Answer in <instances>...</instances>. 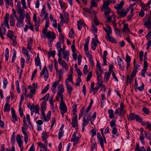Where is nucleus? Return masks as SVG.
Here are the masks:
<instances>
[{
    "mask_svg": "<svg viewBox=\"0 0 151 151\" xmlns=\"http://www.w3.org/2000/svg\"><path fill=\"white\" fill-rule=\"evenodd\" d=\"M42 35L45 38H47L49 44H50L56 38L55 34L53 32L51 31H49Z\"/></svg>",
    "mask_w": 151,
    "mask_h": 151,
    "instance_id": "obj_1",
    "label": "nucleus"
},
{
    "mask_svg": "<svg viewBox=\"0 0 151 151\" xmlns=\"http://www.w3.org/2000/svg\"><path fill=\"white\" fill-rule=\"evenodd\" d=\"M110 4L108 3H104L102 6L101 10L102 11H104V14L106 16H109L110 13H111V10L109 7Z\"/></svg>",
    "mask_w": 151,
    "mask_h": 151,
    "instance_id": "obj_2",
    "label": "nucleus"
},
{
    "mask_svg": "<svg viewBox=\"0 0 151 151\" xmlns=\"http://www.w3.org/2000/svg\"><path fill=\"white\" fill-rule=\"evenodd\" d=\"M97 135L98 139L99 140L100 145L102 148H103L104 146V142L105 143H106V138L105 137L104 138V137H103V136H101L99 132L97 133Z\"/></svg>",
    "mask_w": 151,
    "mask_h": 151,
    "instance_id": "obj_3",
    "label": "nucleus"
},
{
    "mask_svg": "<svg viewBox=\"0 0 151 151\" xmlns=\"http://www.w3.org/2000/svg\"><path fill=\"white\" fill-rule=\"evenodd\" d=\"M44 75V78L45 81H47L48 77V71L45 66L44 67L40 73V76H42Z\"/></svg>",
    "mask_w": 151,
    "mask_h": 151,
    "instance_id": "obj_4",
    "label": "nucleus"
},
{
    "mask_svg": "<svg viewBox=\"0 0 151 151\" xmlns=\"http://www.w3.org/2000/svg\"><path fill=\"white\" fill-rule=\"evenodd\" d=\"M144 25L148 29L151 30V16H149L145 18Z\"/></svg>",
    "mask_w": 151,
    "mask_h": 151,
    "instance_id": "obj_5",
    "label": "nucleus"
},
{
    "mask_svg": "<svg viewBox=\"0 0 151 151\" xmlns=\"http://www.w3.org/2000/svg\"><path fill=\"white\" fill-rule=\"evenodd\" d=\"M124 104L123 103H121L120 105V108L117 109L115 111V113L117 114L119 116H121L122 114H124L125 112L124 110Z\"/></svg>",
    "mask_w": 151,
    "mask_h": 151,
    "instance_id": "obj_6",
    "label": "nucleus"
},
{
    "mask_svg": "<svg viewBox=\"0 0 151 151\" xmlns=\"http://www.w3.org/2000/svg\"><path fill=\"white\" fill-rule=\"evenodd\" d=\"M24 19V14H20V19L17 20L18 22L17 23V26L18 27L21 28L23 27V21Z\"/></svg>",
    "mask_w": 151,
    "mask_h": 151,
    "instance_id": "obj_7",
    "label": "nucleus"
},
{
    "mask_svg": "<svg viewBox=\"0 0 151 151\" xmlns=\"http://www.w3.org/2000/svg\"><path fill=\"white\" fill-rule=\"evenodd\" d=\"M16 140L18 143L19 147L20 148V151H23V142L21 139L20 134H18L16 137Z\"/></svg>",
    "mask_w": 151,
    "mask_h": 151,
    "instance_id": "obj_8",
    "label": "nucleus"
},
{
    "mask_svg": "<svg viewBox=\"0 0 151 151\" xmlns=\"http://www.w3.org/2000/svg\"><path fill=\"white\" fill-rule=\"evenodd\" d=\"M42 111V118L44 119V121H48V120L50 119L51 117V112L50 111H49L47 112V116L46 117L45 114L44 112V111L45 110H43Z\"/></svg>",
    "mask_w": 151,
    "mask_h": 151,
    "instance_id": "obj_9",
    "label": "nucleus"
},
{
    "mask_svg": "<svg viewBox=\"0 0 151 151\" xmlns=\"http://www.w3.org/2000/svg\"><path fill=\"white\" fill-rule=\"evenodd\" d=\"M76 132H75L73 134L71 140V142H74V146L76 145L79 142V137H76Z\"/></svg>",
    "mask_w": 151,
    "mask_h": 151,
    "instance_id": "obj_10",
    "label": "nucleus"
},
{
    "mask_svg": "<svg viewBox=\"0 0 151 151\" xmlns=\"http://www.w3.org/2000/svg\"><path fill=\"white\" fill-rule=\"evenodd\" d=\"M124 4V3L123 1H121L119 4H116L114 6V8L117 10V12L118 11H120L121 10H122V9Z\"/></svg>",
    "mask_w": 151,
    "mask_h": 151,
    "instance_id": "obj_11",
    "label": "nucleus"
},
{
    "mask_svg": "<svg viewBox=\"0 0 151 151\" xmlns=\"http://www.w3.org/2000/svg\"><path fill=\"white\" fill-rule=\"evenodd\" d=\"M60 109L61 111L63 113H66L67 111V108L65 103H60Z\"/></svg>",
    "mask_w": 151,
    "mask_h": 151,
    "instance_id": "obj_12",
    "label": "nucleus"
},
{
    "mask_svg": "<svg viewBox=\"0 0 151 151\" xmlns=\"http://www.w3.org/2000/svg\"><path fill=\"white\" fill-rule=\"evenodd\" d=\"M35 61L36 65V66H40V69H41V64L39 57V53H38L37 57L35 58Z\"/></svg>",
    "mask_w": 151,
    "mask_h": 151,
    "instance_id": "obj_13",
    "label": "nucleus"
},
{
    "mask_svg": "<svg viewBox=\"0 0 151 151\" xmlns=\"http://www.w3.org/2000/svg\"><path fill=\"white\" fill-rule=\"evenodd\" d=\"M58 91L57 95L58 96H60L61 94H62L64 91V89L63 85L62 84H60L58 86Z\"/></svg>",
    "mask_w": 151,
    "mask_h": 151,
    "instance_id": "obj_14",
    "label": "nucleus"
},
{
    "mask_svg": "<svg viewBox=\"0 0 151 151\" xmlns=\"http://www.w3.org/2000/svg\"><path fill=\"white\" fill-rule=\"evenodd\" d=\"M40 108L38 105H36L34 106V107H33L32 106L30 107V109L31 110H32V111L36 113H38L39 114V110Z\"/></svg>",
    "mask_w": 151,
    "mask_h": 151,
    "instance_id": "obj_15",
    "label": "nucleus"
},
{
    "mask_svg": "<svg viewBox=\"0 0 151 151\" xmlns=\"http://www.w3.org/2000/svg\"><path fill=\"white\" fill-rule=\"evenodd\" d=\"M49 22L48 20H47L45 25V27L42 30V34H45L47 31V28L49 27Z\"/></svg>",
    "mask_w": 151,
    "mask_h": 151,
    "instance_id": "obj_16",
    "label": "nucleus"
},
{
    "mask_svg": "<svg viewBox=\"0 0 151 151\" xmlns=\"http://www.w3.org/2000/svg\"><path fill=\"white\" fill-rule=\"evenodd\" d=\"M17 7L18 9L19 12L18 13L20 14H24L23 13V10L22 9L21 7V3L20 2H18L17 4Z\"/></svg>",
    "mask_w": 151,
    "mask_h": 151,
    "instance_id": "obj_17",
    "label": "nucleus"
},
{
    "mask_svg": "<svg viewBox=\"0 0 151 151\" xmlns=\"http://www.w3.org/2000/svg\"><path fill=\"white\" fill-rule=\"evenodd\" d=\"M11 109L12 118L13 119V122H14L15 121H17V115H16L15 111L12 108Z\"/></svg>",
    "mask_w": 151,
    "mask_h": 151,
    "instance_id": "obj_18",
    "label": "nucleus"
},
{
    "mask_svg": "<svg viewBox=\"0 0 151 151\" xmlns=\"http://www.w3.org/2000/svg\"><path fill=\"white\" fill-rule=\"evenodd\" d=\"M124 9L121 10L120 11L117 12V13L119 14H120L119 16L120 17H123L125 16L127 14V12L126 11L123 12Z\"/></svg>",
    "mask_w": 151,
    "mask_h": 151,
    "instance_id": "obj_19",
    "label": "nucleus"
},
{
    "mask_svg": "<svg viewBox=\"0 0 151 151\" xmlns=\"http://www.w3.org/2000/svg\"><path fill=\"white\" fill-rule=\"evenodd\" d=\"M69 51H64L63 53V58L64 59H66V61H68L69 60Z\"/></svg>",
    "mask_w": 151,
    "mask_h": 151,
    "instance_id": "obj_20",
    "label": "nucleus"
},
{
    "mask_svg": "<svg viewBox=\"0 0 151 151\" xmlns=\"http://www.w3.org/2000/svg\"><path fill=\"white\" fill-rule=\"evenodd\" d=\"M10 23L11 26L13 27L14 26L15 21V19H14V15L13 14H11L10 15Z\"/></svg>",
    "mask_w": 151,
    "mask_h": 151,
    "instance_id": "obj_21",
    "label": "nucleus"
},
{
    "mask_svg": "<svg viewBox=\"0 0 151 151\" xmlns=\"http://www.w3.org/2000/svg\"><path fill=\"white\" fill-rule=\"evenodd\" d=\"M65 83L66 85V88L67 89L69 93V94L71 95V91L72 90V87L70 84H68V83Z\"/></svg>",
    "mask_w": 151,
    "mask_h": 151,
    "instance_id": "obj_22",
    "label": "nucleus"
},
{
    "mask_svg": "<svg viewBox=\"0 0 151 151\" xmlns=\"http://www.w3.org/2000/svg\"><path fill=\"white\" fill-rule=\"evenodd\" d=\"M9 14L6 13L4 17V26L7 25L8 24V22L9 20Z\"/></svg>",
    "mask_w": 151,
    "mask_h": 151,
    "instance_id": "obj_23",
    "label": "nucleus"
},
{
    "mask_svg": "<svg viewBox=\"0 0 151 151\" xmlns=\"http://www.w3.org/2000/svg\"><path fill=\"white\" fill-rule=\"evenodd\" d=\"M97 44L96 43L95 39L93 38L92 39L91 43V47L92 49L93 50H95L96 49V47L97 46Z\"/></svg>",
    "mask_w": 151,
    "mask_h": 151,
    "instance_id": "obj_24",
    "label": "nucleus"
},
{
    "mask_svg": "<svg viewBox=\"0 0 151 151\" xmlns=\"http://www.w3.org/2000/svg\"><path fill=\"white\" fill-rule=\"evenodd\" d=\"M106 38L107 40H109V41L114 43H117V42L115 39L112 37L110 36V35H109V34H108L107 37Z\"/></svg>",
    "mask_w": 151,
    "mask_h": 151,
    "instance_id": "obj_25",
    "label": "nucleus"
},
{
    "mask_svg": "<svg viewBox=\"0 0 151 151\" xmlns=\"http://www.w3.org/2000/svg\"><path fill=\"white\" fill-rule=\"evenodd\" d=\"M32 42L33 40L32 39L30 38L28 42V48L29 50L32 49L31 47L32 46Z\"/></svg>",
    "mask_w": 151,
    "mask_h": 151,
    "instance_id": "obj_26",
    "label": "nucleus"
},
{
    "mask_svg": "<svg viewBox=\"0 0 151 151\" xmlns=\"http://www.w3.org/2000/svg\"><path fill=\"white\" fill-rule=\"evenodd\" d=\"M123 32H126L127 33L130 32V30L128 28V24H126L123 26Z\"/></svg>",
    "mask_w": 151,
    "mask_h": 151,
    "instance_id": "obj_27",
    "label": "nucleus"
},
{
    "mask_svg": "<svg viewBox=\"0 0 151 151\" xmlns=\"http://www.w3.org/2000/svg\"><path fill=\"white\" fill-rule=\"evenodd\" d=\"M82 25H85V24L81 21H78L77 22V26L78 29L80 30L81 29Z\"/></svg>",
    "mask_w": 151,
    "mask_h": 151,
    "instance_id": "obj_28",
    "label": "nucleus"
},
{
    "mask_svg": "<svg viewBox=\"0 0 151 151\" xmlns=\"http://www.w3.org/2000/svg\"><path fill=\"white\" fill-rule=\"evenodd\" d=\"M72 127H75L76 126H78V119H76V120L75 119H72Z\"/></svg>",
    "mask_w": 151,
    "mask_h": 151,
    "instance_id": "obj_29",
    "label": "nucleus"
},
{
    "mask_svg": "<svg viewBox=\"0 0 151 151\" xmlns=\"http://www.w3.org/2000/svg\"><path fill=\"white\" fill-rule=\"evenodd\" d=\"M5 1L6 2V5H8L7 6V8H8L9 5H10L11 7L13 6L12 0H5Z\"/></svg>",
    "mask_w": 151,
    "mask_h": 151,
    "instance_id": "obj_30",
    "label": "nucleus"
},
{
    "mask_svg": "<svg viewBox=\"0 0 151 151\" xmlns=\"http://www.w3.org/2000/svg\"><path fill=\"white\" fill-rule=\"evenodd\" d=\"M14 32L12 31L9 30L8 32L7 36L10 39H11V38H14V37H15L14 36Z\"/></svg>",
    "mask_w": 151,
    "mask_h": 151,
    "instance_id": "obj_31",
    "label": "nucleus"
},
{
    "mask_svg": "<svg viewBox=\"0 0 151 151\" xmlns=\"http://www.w3.org/2000/svg\"><path fill=\"white\" fill-rule=\"evenodd\" d=\"M108 113L109 114V117L110 119H112L114 118V116L113 114V111L112 109H110L108 111Z\"/></svg>",
    "mask_w": 151,
    "mask_h": 151,
    "instance_id": "obj_32",
    "label": "nucleus"
},
{
    "mask_svg": "<svg viewBox=\"0 0 151 151\" xmlns=\"http://www.w3.org/2000/svg\"><path fill=\"white\" fill-rule=\"evenodd\" d=\"M10 106H9V104L8 103H6L5 104V106H4V111H9L10 110Z\"/></svg>",
    "mask_w": 151,
    "mask_h": 151,
    "instance_id": "obj_33",
    "label": "nucleus"
},
{
    "mask_svg": "<svg viewBox=\"0 0 151 151\" xmlns=\"http://www.w3.org/2000/svg\"><path fill=\"white\" fill-rule=\"evenodd\" d=\"M114 30L116 35L120 37L122 36L121 35L120 33V31L119 29L116 27H115V28H114Z\"/></svg>",
    "mask_w": 151,
    "mask_h": 151,
    "instance_id": "obj_34",
    "label": "nucleus"
},
{
    "mask_svg": "<svg viewBox=\"0 0 151 151\" xmlns=\"http://www.w3.org/2000/svg\"><path fill=\"white\" fill-rule=\"evenodd\" d=\"M35 30L36 31H37L39 30V27H40V21H37V22H35Z\"/></svg>",
    "mask_w": 151,
    "mask_h": 151,
    "instance_id": "obj_35",
    "label": "nucleus"
},
{
    "mask_svg": "<svg viewBox=\"0 0 151 151\" xmlns=\"http://www.w3.org/2000/svg\"><path fill=\"white\" fill-rule=\"evenodd\" d=\"M110 73L108 72L105 73L104 79H106V81L107 82L110 78Z\"/></svg>",
    "mask_w": 151,
    "mask_h": 151,
    "instance_id": "obj_36",
    "label": "nucleus"
},
{
    "mask_svg": "<svg viewBox=\"0 0 151 151\" xmlns=\"http://www.w3.org/2000/svg\"><path fill=\"white\" fill-rule=\"evenodd\" d=\"M41 110H45L46 107V103L45 101L43 102L42 103V105L41 106Z\"/></svg>",
    "mask_w": 151,
    "mask_h": 151,
    "instance_id": "obj_37",
    "label": "nucleus"
},
{
    "mask_svg": "<svg viewBox=\"0 0 151 151\" xmlns=\"http://www.w3.org/2000/svg\"><path fill=\"white\" fill-rule=\"evenodd\" d=\"M72 74H68L67 78L65 81V83H68L69 81L72 79Z\"/></svg>",
    "mask_w": 151,
    "mask_h": 151,
    "instance_id": "obj_38",
    "label": "nucleus"
},
{
    "mask_svg": "<svg viewBox=\"0 0 151 151\" xmlns=\"http://www.w3.org/2000/svg\"><path fill=\"white\" fill-rule=\"evenodd\" d=\"M112 15H111V16H106L107 19V21L108 22H110L111 21L112 17H115L114 12H112Z\"/></svg>",
    "mask_w": 151,
    "mask_h": 151,
    "instance_id": "obj_39",
    "label": "nucleus"
},
{
    "mask_svg": "<svg viewBox=\"0 0 151 151\" xmlns=\"http://www.w3.org/2000/svg\"><path fill=\"white\" fill-rule=\"evenodd\" d=\"M59 38L60 43H63V39L64 37L61 33L59 35Z\"/></svg>",
    "mask_w": 151,
    "mask_h": 151,
    "instance_id": "obj_40",
    "label": "nucleus"
},
{
    "mask_svg": "<svg viewBox=\"0 0 151 151\" xmlns=\"http://www.w3.org/2000/svg\"><path fill=\"white\" fill-rule=\"evenodd\" d=\"M6 53H5V59L6 61H8L9 57V50L8 48H6Z\"/></svg>",
    "mask_w": 151,
    "mask_h": 151,
    "instance_id": "obj_41",
    "label": "nucleus"
},
{
    "mask_svg": "<svg viewBox=\"0 0 151 151\" xmlns=\"http://www.w3.org/2000/svg\"><path fill=\"white\" fill-rule=\"evenodd\" d=\"M131 60V58L129 56L127 53L126 57V61L127 62V63H130Z\"/></svg>",
    "mask_w": 151,
    "mask_h": 151,
    "instance_id": "obj_42",
    "label": "nucleus"
},
{
    "mask_svg": "<svg viewBox=\"0 0 151 151\" xmlns=\"http://www.w3.org/2000/svg\"><path fill=\"white\" fill-rule=\"evenodd\" d=\"M136 115L134 113H131L129 114V118L131 120H134L135 119Z\"/></svg>",
    "mask_w": 151,
    "mask_h": 151,
    "instance_id": "obj_43",
    "label": "nucleus"
},
{
    "mask_svg": "<svg viewBox=\"0 0 151 151\" xmlns=\"http://www.w3.org/2000/svg\"><path fill=\"white\" fill-rule=\"evenodd\" d=\"M49 95H50L49 93L47 94H46V95H45V96L44 97L41 98L40 99V100H43L45 101H47L48 100V99L49 97Z\"/></svg>",
    "mask_w": 151,
    "mask_h": 151,
    "instance_id": "obj_44",
    "label": "nucleus"
},
{
    "mask_svg": "<svg viewBox=\"0 0 151 151\" xmlns=\"http://www.w3.org/2000/svg\"><path fill=\"white\" fill-rule=\"evenodd\" d=\"M89 122L86 119L85 117H84L83 119V123H82V125L83 126H86L88 123Z\"/></svg>",
    "mask_w": 151,
    "mask_h": 151,
    "instance_id": "obj_45",
    "label": "nucleus"
},
{
    "mask_svg": "<svg viewBox=\"0 0 151 151\" xmlns=\"http://www.w3.org/2000/svg\"><path fill=\"white\" fill-rule=\"evenodd\" d=\"M134 78V77H132V76H129L128 75L127 76V82L128 83L129 82V83L130 84L131 83L132 79Z\"/></svg>",
    "mask_w": 151,
    "mask_h": 151,
    "instance_id": "obj_46",
    "label": "nucleus"
},
{
    "mask_svg": "<svg viewBox=\"0 0 151 151\" xmlns=\"http://www.w3.org/2000/svg\"><path fill=\"white\" fill-rule=\"evenodd\" d=\"M89 38H90V37L88 36V37L87 38V40H86L85 43V45H84V47H85L86 48V49H87V47H88V42L89 41Z\"/></svg>",
    "mask_w": 151,
    "mask_h": 151,
    "instance_id": "obj_47",
    "label": "nucleus"
},
{
    "mask_svg": "<svg viewBox=\"0 0 151 151\" xmlns=\"http://www.w3.org/2000/svg\"><path fill=\"white\" fill-rule=\"evenodd\" d=\"M135 119H136L137 121L139 122H142V118H141L140 116L137 115H136V117Z\"/></svg>",
    "mask_w": 151,
    "mask_h": 151,
    "instance_id": "obj_48",
    "label": "nucleus"
},
{
    "mask_svg": "<svg viewBox=\"0 0 151 151\" xmlns=\"http://www.w3.org/2000/svg\"><path fill=\"white\" fill-rule=\"evenodd\" d=\"M145 137L150 140H151V134H150L149 133L145 132Z\"/></svg>",
    "mask_w": 151,
    "mask_h": 151,
    "instance_id": "obj_49",
    "label": "nucleus"
},
{
    "mask_svg": "<svg viewBox=\"0 0 151 151\" xmlns=\"http://www.w3.org/2000/svg\"><path fill=\"white\" fill-rule=\"evenodd\" d=\"M4 86L3 88L5 89L6 87V85L8 84V82L7 81L6 79V78H4L3 81Z\"/></svg>",
    "mask_w": 151,
    "mask_h": 151,
    "instance_id": "obj_50",
    "label": "nucleus"
},
{
    "mask_svg": "<svg viewBox=\"0 0 151 151\" xmlns=\"http://www.w3.org/2000/svg\"><path fill=\"white\" fill-rule=\"evenodd\" d=\"M84 50L86 51V55L87 56L88 58H90V56H92L91 55H89V51H88V47H87V49H86V48L85 47H84Z\"/></svg>",
    "mask_w": 151,
    "mask_h": 151,
    "instance_id": "obj_51",
    "label": "nucleus"
},
{
    "mask_svg": "<svg viewBox=\"0 0 151 151\" xmlns=\"http://www.w3.org/2000/svg\"><path fill=\"white\" fill-rule=\"evenodd\" d=\"M25 63V60L23 58H21V64L22 68V69L24 67V63Z\"/></svg>",
    "mask_w": 151,
    "mask_h": 151,
    "instance_id": "obj_52",
    "label": "nucleus"
},
{
    "mask_svg": "<svg viewBox=\"0 0 151 151\" xmlns=\"http://www.w3.org/2000/svg\"><path fill=\"white\" fill-rule=\"evenodd\" d=\"M92 30L94 34H95V33H96L97 31V29L96 27L93 25L92 27Z\"/></svg>",
    "mask_w": 151,
    "mask_h": 151,
    "instance_id": "obj_53",
    "label": "nucleus"
},
{
    "mask_svg": "<svg viewBox=\"0 0 151 151\" xmlns=\"http://www.w3.org/2000/svg\"><path fill=\"white\" fill-rule=\"evenodd\" d=\"M137 71V68L135 69L130 74V76H132V77L134 78L135 77V76L136 74Z\"/></svg>",
    "mask_w": 151,
    "mask_h": 151,
    "instance_id": "obj_54",
    "label": "nucleus"
},
{
    "mask_svg": "<svg viewBox=\"0 0 151 151\" xmlns=\"http://www.w3.org/2000/svg\"><path fill=\"white\" fill-rule=\"evenodd\" d=\"M22 52L26 56L29 55L28 51L24 47H23L22 48Z\"/></svg>",
    "mask_w": 151,
    "mask_h": 151,
    "instance_id": "obj_55",
    "label": "nucleus"
},
{
    "mask_svg": "<svg viewBox=\"0 0 151 151\" xmlns=\"http://www.w3.org/2000/svg\"><path fill=\"white\" fill-rule=\"evenodd\" d=\"M88 65H85L83 69V72L85 75H86L88 72Z\"/></svg>",
    "mask_w": 151,
    "mask_h": 151,
    "instance_id": "obj_56",
    "label": "nucleus"
},
{
    "mask_svg": "<svg viewBox=\"0 0 151 151\" xmlns=\"http://www.w3.org/2000/svg\"><path fill=\"white\" fill-rule=\"evenodd\" d=\"M147 69L143 68L141 71V73L142 76L143 77H145V73L146 72Z\"/></svg>",
    "mask_w": 151,
    "mask_h": 151,
    "instance_id": "obj_57",
    "label": "nucleus"
},
{
    "mask_svg": "<svg viewBox=\"0 0 151 151\" xmlns=\"http://www.w3.org/2000/svg\"><path fill=\"white\" fill-rule=\"evenodd\" d=\"M49 85L48 84L42 90L41 94L46 93L49 89Z\"/></svg>",
    "mask_w": 151,
    "mask_h": 151,
    "instance_id": "obj_58",
    "label": "nucleus"
},
{
    "mask_svg": "<svg viewBox=\"0 0 151 151\" xmlns=\"http://www.w3.org/2000/svg\"><path fill=\"white\" fill-rule=\"evenodd\" d=\"M92 77V72L91 71L89 73L88 75L87 78H86V81H89L91 78Z\"/></svg>",
    "mask_w": 151,
    "mask_h": 151,
    "instance_id": "obj_59",
    "label": "nucleus"
},
{
    "mask_svg": "<svg viewBox=\"0 0 151 151\" xmlns=\"http://www.w3.org/2000/svg\"><path fill=\"white\" fill-rule=\"evenodd\" d=\"M91 7H96L97 4L96 3L95 1L94 0H92L91 1Z\"/></svg>",
    "mask_w": 151,
    "mask_h": 151,
    "instance_id": "obj_60",
    "label": "nucleus"
},
{
    "mask_svg": "<svg viewBox=\"0 0 151 151\" xmlns=\"http://www.w3.org/2000/svg\"><path fill=\"white\" fill-rule=\"evenodd\" d=\"M110 126L111 127H116V125L115 124V120H112L111 122H110Z\"/></svg>",
    "mask_w": 151,
    "mask_h": 151,
    "instance_id": "obj_61",
    "label": "nucleus"
},
{
    "mask_svg": "<svg viewBox=\"0 0 151 151\" xmlns=\"http://www.w3.org/2000/svg\"><path fill=\"white\" fill-rule=\"evenodd\" d=\"M69 37L71 38H73L74 37V32L73 29H71L69 34Z\"/></svg>",
    "mask_w": 151,
    "mask_h": 151,
    "instance_id": "obj_62",
    "label": "nucleus"
},
{
    "mask_svg": "<svg viewBox=\"0 0 151 151\" xmlns=\"http://www.w3.org/2000/svg\"><path fill=\"white\" fill-rule=\"evenodd\" d=\"M139 16L142 17L145 15V12H144L143 10L142 9H141V10L139 11Z\"/></svg>",
    "mask_w": 151,
    "mask_h": 151,
    "instance_id": "obj_63",
    "label": "nucleus"
},
{
    "mask_svg": "<svg viewBox=\"0 0 151 151\" xmlns=\"http://www.w3.org/2000/svg\"><path fill=\"white\" fill-rule=\"evenodd\" d=\"M93 21H94V22L95 24L96 25H97L99 24V21L98 20L97 18L96 17V16H95V17L93 19Z\"/></svg>",
    "mask_w": 151,
    "mask_h": 151,
    "instance_id": "obj_64",
    "label": "nucleus"
}]
</instances>
